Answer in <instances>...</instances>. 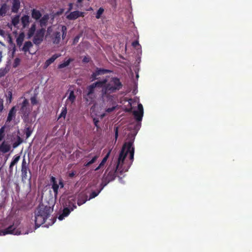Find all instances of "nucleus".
Returning <instances> with one entry per match:
<instances>
[{"instance_id": "10", "label": "nucleus", "mask_w": 252, "mask_h": 252, "mask_svg": "<svg viewBox=\"0 0 252 252\" xmlns=\"http://www.w3.org/2000/svg\"><path fill=\"white\" fill-rule=\"evenodd\" d=\"M143 113L144 111L143 105H142V104L139 103L138 104V110L133 111V115L136 121L139 122L142 121L143 116Z\"/></svg>"}, {"instance_id": "33", "label": "nucleus", "mask_w": 252, "mask_h": 252, "mask_svg": "<svg viewBox=\"0 0 252 252\" xmlns=\"http://www.w3.org/2000/svg\"><path fill=\"white\" fill-rule=\"evenodd\" d=\"M106 185V184H105L104 185H103L102 184L101 185V188L100 189H99L97 191H93L91 194H90V198H89V199H92V198H94V197H95L96 196H97L98 194L100 193V192L101 191V190L103 189V187Z\"/></svg>"}, {"instance_id": "9", "label": "nucleus", "mask_w": 252, "mask_h": 252, "mask_svg": "<svg viewBox=\"0 0 252 252\" xmlns=\"http://www.w3.org/2000/svg\"><path fill=\"white\" fill-rule=\"evenodd\" d=\"M45 30L41 28L37 30L33 39V42L35 45L40 44L43 40Z\"/></svg>"}, {"instance_id": "30", "label": "nucleus", "mask_w": 252, "mask_h": 252, "mask_svg": "<svg viewBox=\"0 0 252 252\" xmlns=\"http://www.w3.org/2000/svg\"><path fill=\"white\" fill-rule=\"evenodd\" d=\"M32 46V44L31 41H26L24 43V45L22 48V50L24 52L26 53V52L29 51L30 48H31Z\"/></svg>"}, {"instance_id": "11", "label": "nucleus", "mask_w": 252, "mask_h": 252, "mask_svg": "<svg viewBox=\"0 0 252 252\" xmlns=\"http://www.w3.org/2000/svg\"><path fill=\"white\" fill-rule=\"evenodd\" d=\"M31 110L28 107H21L20 113L22 114V118L23 121L27 123L29 120V114Z\"/></svg>"}, {"instance_id": "34", "label": "nucleus", "mask_w": 252, "mask_h": 252, "mask_svg": "<svg viewBox=\"0 0 252 252\" xmlns=\"http://www.w3.org/2000/svg\"><path fill=\"white\" fill-rule=\"evenodd\" d=\"M72 59H68L67 61H65L64 63H61L59 65H58V68H63L64 67H66L67 66H68L71 62L72 61Z\"/></svg>"}, {"instance_id": "39", "label": "nucleus", "mask_w": 252, "mask_h": 252, "mask_svg": "<svg viewBox=\"0 0 252 252\" xmlns=\"http://www.w3.org/2000/svg\"><path fill=\"white\" fill-rule=\"evenodd\" d=\"M62 38L64 39L66 35L67 28L65 26H62Z\"/></svg>"}, {"instance_id": "15", "label": "nucleus", "mask_w": 252, "mask_h": 252, "mask_svg": "<svg viewBox=\"0 0 252 252\" xmlns=\"http://www.w3.org/2000/svg\"><path fill=\"white\" fill-rule=\"evenodd\" d=\"M9 10V6L6 3H3L0 7V16H5Z\"/></svg>"}, {"instance_id": "51", "label": "nucleus", "mask_w": 252, "mask_h": 252, "mask_svg": "<svg viewBox=\"0 0 252 252\" xmlns=\"http://www.w3.org/2000/svg\"><path fill=\"white\" fill-rule=\"evenodd\" d=\"M59 185H60L61 188L63 187V183L62 180H60Z\"/></svg>"}, {"instance_id": "41", "label": "nucleus", "mask_w": 252, "mask_h": 252, "mask_svg": "<svg viewBox=\"0 0 252 252\" xmlns=\"http://www.w3.org/2000/svg\"><path fill=\"white\" fill-rule=\"evenodd\" d=\"M67 113V110L66 107H63L62 109V111L59 116V118L63 117L64 118Z\"/></svg>"}, {"instance_id": "49", "label": "nucleus", "mask_w": 252, "mask_h": 252, "mask_svg": "<svg viewBox=\"0 0 252 252\" xmlns=\"http://www.w3.org/2000/svg\"><path fill=\"white\" fill-rule=\"evenodd\" d=\"M3 109V101L0 99V112H1Z\"/></svg>"}, {"instance_id": "6", "label": "nucleus", "mask_w": 252, "mask_h": 252, "mask_svg": "<svg viewBox=\"0 0 252 252\" xmlns=\"http://www.w3.org/2000/svg\"><path fill=\"white\" fill-rule=\"evenodd\" d=\"M68 203V207H65L63 209L62 214L58 217L59 220H63L64 217H67L70 214L71 211L76 208V205H75L74 200L72 201L69 200Z\"/></svg>"}, {"instance_id": "32", "label": "nucleus", "mask_w": 252, "mask_h": 252, "mask_svg": "<svg viewBox=\"0 0 252 252\" xmlns=\"http://www.w3.org/2000/svg\"><path fill=\"white\" fill-rule=\"evenodd\" d=\"M61 40V33L59 32H55L53 38L54 43L58 44Z\"/></svg>"}, {"instance_id": "44", "label": "nucleus", "mask_w": 252, "mask_h": 252, "mask_svg": "<svg viewBox=\"0 0 252 252\" xmlns=\"http://www.w3.org/2000/svg\"><path fill=\"white\" fill-rule=\"evenodd\" d=\"M29 101L27 99H25L21 104V107H28Z\"/></svg>"}, {"instance_id": "8", "label": "nucleus", "mask_w": 252, "mask_h": 252, "mask_svg": "<svg viewBox=\"0 0 252 252\" xmlns=\"http://www.w3.org/2000/svg\"><path fill=\"white\" fill-rule=\"evenodd\" d=\"M109 72L110 70L108 69L96 67L95 70L93 72L90 76V79L91 81L93 82L95 80H98L99 78V76L104 75Z\"/></svg>"}, {"instance_id": "35", "label": "nucleus", "mask_w": 252, "mask_h": 252, "mask_svg": "<svg viewBox=\"0 0 252 252\" xmlns=\"http://www.w3.org/2000/svg\"><path fill=\"white\" fill-rule=\"evenodd\" d=\"M19 18L20 16L18 15H17L15 16L12 19V24L14 26L16 27L19 23Z\"/></svg>"}, {"instance_id": "45", "label": "nucleus", "mask_w": 252, "mask_h": 252, "mask_svg": "<svg viewBox=\"0 0 252 252\" xmlns=\"http://www.w3.org/2000/svg\"><path fill=\"white\" fill-rule=\"evenodd\" d=\"M90 61V58L88 57H86V56H85L83 59V63H89Z\"/></svg>"}, {"instance_id": "26", "label": "nucleus", "mask_w": 252, "mask_h": 252, "mask_svg": "<svg viewBox=\"0 0 252 252\" xmlns=\"http://www.w3.org/2000/svg\"><path fill=\"white\" fill-rule=\"evenodd\" d=\"M31 12L32 18L36 20L40 19L42 16L41 12L38 10L33 9Z\"/></svg>"}, {"instance_id": "7", "label": "nucleus", "mask_w": 252, "mask_h": 252, "mask_svg": "<svg viewBox=\"0 0 252 252\" xmlns=\"http://www.w3.org/2000/svg\"><path fill=\"white\" fill-rule=\"evenodd\" d=\"M95 88L93 83L87 87V93L84 95V98L89 104L93 101Z\"/></svg>"}, {"instance_id": "14", "label": "nucleus", "mask_w": 252, "mask_h": 252, "mask_svg": "<svg viewBox=\"0 0 252 252\" xmlns=\"http://www.w3.org/2000/svg\"><path fill=\"white\" fill-rule=\"evenodd\" d=\"M61 56V54H54L50 58L47 60L44 64V68H46L58 58Z\"/></svg>"}, {"instance_id": "29", "label": "nucleus", "mask_w": 252, "mask_h": 252, "mask_svg": "<svg viewBox=\"0 0 252 252\" xmlns=\"http://www.w3.org/2000/svg\"><path fill=\"white\" fill-rule=\"evenodd\" d=\"M25 38V34L24 32H21L17 38H16V43L19 47L21 46L23 44Z\"/></svg>"}, {"instance_id": "28", "label": "nucleus", "mask_w": 252, "mask_h": 252, "mask_svg": "<svg viewBox=\"0 0 252 252\" xmlns=\"http://www.w3.org/2000/svg\"><path fill=\"white\" fill-rule=\"evenodd\" d=\"M36 30V24L33 23L32 25L31 28L29 29L27 35L28 38H31L34 34Z\"/></svg>"}, {"instance_id": "59", "label": "nucleus", "mask_w": 252, "mask_h": 252, "mask_svg": "<svg viewBox=\"0 0 252 252\" xmlns=\"http://www.w3.org/2000/svg\"><path fill=\"white\" fill-rule=\"evenodd\" d=\"M83 0H77L78 2H81Z\"/></svg>"}, {"instance_id": "31", "label": "nucleus", "mask_w": 252, "mask_h": 252, "mask_svg": "<svg viewBox=\"0 0 252 252\" xmlns=\"http://www.w3.org/2000/svg\"><path fill=\"white\" fill-rule=\"evenodd\" d=\"M98 157H99L98 155H95L90 160L85 163V164H84V166L85 167L90 166L91 165L94 163L96 161V160L97 159Z\"/></svg>"}, {"instance_id": "52", "label": "nucleus", "mask_w": 252, "mask_h": 252, "mask_svg": "<svg viewBox=\"0 0 252 252\" xmlns=\"http://www.w3.org/2000/svg\"><path fill=\"white\" fill-rule=\"evenodd\" d=\"M6 72L4 71V70L2 71L1 72H0V76H3L5 74Z\"/></svg>"}, {"instance_id": "5", "label": "nucleus", "mask_w": 252, "mask_h": 252, "mask_svg": "<svg viewBox=\"0 0 252 252\" xmlns=\"http://www.w3.org/2000/svg\"><path fill=\"white\" fill-rule=\"evenodd\" d=\"M18 221H16V223H13L12 225L9 226L7 228L1 230L0 231V235H5L8 234H14V235H19L20 232L17 229V227L19 224Z\"/></svg>"}, {"instance_id": "2", "label": "nucleus", "mask_w": 252, "mask_h": 252, "mask_svg": "<svg viewBox=\"0 0 252 252\" xmlns=\"http://www.w3.org/2000/svg\"><path fill=\"white\" fill-rule=\"evenodd\" d=\"M54 203L53 202L41 203L34 212V221L35 228H38L43 224L53 211Z\"/></svg>"}, {"instance_id": "21", "label": "nucleus", "mask_w": 252, "mask_h": 252, "mask_svg": "<svg viewBox=\"0 0 252 252\" xmlns=\"http://www.w3.org/2000/svg\"><path fill=\"white\" fill-rule=\"evenodd\" d=\"M111 151H109L108 153L105 155V156L103 158L102 160H101V162L99 163V165L94 169V171H96L99 170L100 169L102 168L105 165V163L106 162L110 154Z\"/></svg>"}, {"instance_id": "27", "label": "nucleus", "mask_w": 252, "mask_h": 252, "mask_svg": "<svg viewBox=\"0 0 252 252\" xmlns=\"http://www.w3.org/2000/svg\"><path fill=\"white\" fill-rule=\"evenodd\" d=\"M39 20L40 25L41 27L46 26L49 18L48 14H45L43 17L40 18Z\"/></svg>"}, {"instance_id": "53", "label": "nucleus", "mask_w": 252, "mask_h": 252, "mask_svg": "<svg viewBox=\"0 0 252 252\" xmlns=\"http://www.w3.org/2000/svg\"><path fill=\"white\" fill-rule=\"evenodd\" d=\"M79 38L78 36H76L74 39V42H78Z\"/></svg>"}, {"instance_id": "43", "label": "nucleus", "mask_w": 252, "mask_h": 252, "mask_svg": "<svg viewBox=\"0 0 252 252\" xmlns=\"http://www.w3.org/2000/svg\"><path fill=\"white\" fill-rule=\"evenodd\" d=\"M4 128L3 127H1L0 129V141H1L2 140V139L4 138Z\"/></svg>"}, {"instance_id": "62", "label": "nucleus", "mask_w": 252, "mask_h": 252, "mask_svg": "<svg viewBox=\"0 0 252 252\" xmlns=\"http://www.w3.org/2000/svg\"><path fill=\"white\" fill-rule=\"evenodd\" d=\"M10 42H12V40H11V39H10Z\"/></svg>"}, {"instance_id": "1", "label": "nucleus", "mask_w": 252, "mask_h": 252, "mask_svg": "<svg viewBox=\"0 0 252 252\" xmlns=\"http://www.w3.org/2000/svg\"><path fill=\"white\" fill-rule=\"evenodd\" d=\"M140 126V124L138 123L130 124L127 127V130H133V131L128 134V141L124 143L122 147L116 166H114L113 168L109 166L105 171L104 175L107 173L106 180L108 182L114 180L117 176L120 177V176L122 175L123 171L119 169V166L120 164H123L128 153H129L130 160L132 162L133 161L134 154V148L133 147V144Z\"/></svg>"}, {"instance_id": "3", "label": "nucleus", "mask_w": 252, "mask_h": 252, "mask_svg": "<svg viewBox=\"0 0 252 252\" xmlns=\"http://www.w3.org/2000/svg\"><path fill=\"white\" fill-rule=\"evenodd\" d=\"M122 87L123 85L120 79L117 77H113L110 82L102 89V94L103 95L109 94L120 90Z\"/></svg>"}, {"instance_id": "46", "label": "nucleus", "mask_w": 252, "mask_h": 252, "mask_svg": "<svg viewBox=\"0 0 252 252\" xmlns=\"http://www.w3.org/2000/svg\"><path fill=\"white\" fill-rule=\"evenodd\" d=\"M114 131H115V139L116 140L118 137V127H116L115 128Z\"/></svg>"}, {"instance_id": "24", "label": "nucleus", "mask_w": 252, "mask_h": 252, "mask_svg": "<svg viewBox=\"0 0 252 252\" xmlns=\"http://www.w3.org/2000/svg\"><path fill=\"white\" fill-rule=\"evenodd\" d=\"M88 200V196L85 194H80L77 198V204L80 206L84 204Z\"/></svg>"}, {"instance_id": "22", "label": "nucleus", "mask_w": 252, "mask_h": 252, "mask_svg": "<svg viewBox=\"0 0 252 252\" xmlns=\"http://www.w3.org/2000/svg\"><path fill=\"white\" fill-rule=\"evenodd\" d=\"M0 151L3 153H6L8 152L11 148L10 145L5 141L2 142L0 145Z\"/></svg>"}, {"instance_id": "13", "label": "nucleus", "mask_w": 252, "mask_h": 252, "mask_svg": "<svg viewBox=\"0 0 252 252\" xmlns=\"http://www.w3.org/2000/svg\"><path fill=\"white\" fill-rule=\"evenodd\" d=\"M84 13L78 10L71 12L66 16L67 19L70 20H75L79 17H83Z\"/></svg>"}, {"instance_id": "60", "label": "nucleus", "mask_w": 252, "mask_h": 252, "mask_svg": "<svg viewBox=\"0 0 252 252\" xmlns=\"http://www.w3.org/2000/svg\"><path fill=\"white\" fill-rule=\"evenodd\" d=\"M92 155V154H89L88 156H87L86 157H90L91 156V155Z\"/></svg>"}, {"instance_id": "40", "label": "nucleus", "mask_w": 252, "mask_h": 252, "mask_svg": "<svg viewBox=\"0 0 252 252\" xmlns=\"http://www.w3.org/2000/svg\"><path fill=\"white\" fill-rule=\"evenodd\" d=\"M20 62L21 60L19 58H15L13 63V67L15 68L17 67L20 64Z\"/></svg>"}, {"instance_id": "19", "label": "nucleus", "mask_w": 252, "mask_h": 252, "mask_svg": "<svg viewBox=\"0 0 252 252\" xmlns=\"http://www.w3.org/2000/svg\"><path fill=\"white\" fill-rule=\"evenodd\" d=\"M16 109L15 106H13L10 110L8 115L7 118L6 122H10L14 118H15L16 116Z\"/></svg>"}, {"instance_id": "47", "label": "nucleus", "mask_w": 252, "mask_h": 252, "mask_svg": "<svg viewBox=\"0 0 252 252\" xmlns=\"http://www.w3.org/2000/svg\"><path fill=\"white\" fill-rule=\"evenodd\" d=\"M132 45L133 47L136 48L137 46L139 45L138 41L136 40L132 42Z\"/></svg>"}, {"instance_id": "57", "label": "nucleus", "mask_w": 252, "mask_h": 252, "mask_svg": "<svg viewBox=\"0 0 252 252\" xmlns=\"http://www.w3.org/2000/svg\"><path fill=\"white\" fill-rule=\"evenodd\" d=\"M2 32H3L2 30L0 29V34H1Z\"/></svg>"}, {"instance_id": "50", "label": "nucleus", "mask_w": 252, "mask_h": 252, "mask_svg": "<svg viewBox=\"0 0 252 252\" xmlns=\"http://www.w3.org/2000/svg\"><path fill=\"white\" fill-rule=\"evenodd\" d=\"M75 174H76V172L75 171H73L71 173H69L68 176L70 178H73L75 176Z\"/></svg>"}, {"instance_id": "54", "label": "nucleus", "mask_w": 252, "mask_h": 252, "mask_svg": "<svg viewBox=\"0 0 252 252\" xmlns=\"http://www.w3.org/2000/svg\"><path fill=\"white\" fill-rule=\"evenodd\" d=\"M8 95L10 98V101H11V99L12 98V93L11 92H9Z\"/></svg>"}, {"instance_id": "58", "label": "nucleus", "mask_w": 252, "mask_h": 252, "mask_svg": "<svg viewBox=\"0 0 252 252\" xmlns=\"http://www.w3.org/2000/svg\"><path fill=\"white\" fill-rule=\"evenodd\" d=\"M131 111V108H130V109L127 110V112H130Z\"/></svg>"}, {"instance_id": "17", "label": "nucleus", "mask_w": 252, "mask_h": 252, "mask_svg": "<svg viewBox=\"0 0 252 252\" xmlns=\"http://www.w3.org/2000/svg\"><path fill=\"white\" fill-rule=\"evenodd\" d=\"M12 5L11 11L13 13H17L20 7V0H12Z\"/></svg>"}, {"instance_id": "18", "label": "nucleus", "mask_w": 252, "mask_h": 252, "mask_svg": "<svg viewBox=\"0 0 252 252\" xmlns=\"http://www.w3.org/2000/svg\"><path fill=\"white\" fill-rule=\"evenodd\" d=\"M21 21L23 29L28 27L30 23V16H28V15H23L21 18Z\"/></svg>"}, {"instance_id": "23", "label": "nucleus", "mask_w": 252, "mask_h": 252, "mask_svg": "<svg viewBox=\"0 0 252 252\" xmlns=\"http://www.w3.org/2000/svg\"><path fill=\"white\" fill-rule=\"evenodd\" d=\"M94 108V106H92L91 108V117L93 119V122L94 123V126L98 129V128H100L99 125H98L99 121L98 118L94 117V116H96L97 115V114L93 112Z\"/></svg>"}, {"instance_id": "12", "label": "nucleus", "mask_w": 252, "mask_h": 252, "mask_svg": "<svg viewBox=\"0 0 252 252\" xmlns=\"http://www.w3.org/2000/svg\"><path fill=\"white\" fill-rule=\"evenodd\" d=\"M50 182L52 184V188L54 193L55 197L56 198L58 193L59 185L58 184L55 177L52 176L50 178Z\"/></svg>"}, {"instance_id": "16", "label": "nucleus", "mask_w": 252, "mask_h": 252, "mask_svg": "<svg viewBox=\"0 0 252 252\" xmlns=\"http://www.w3.org/2000/svg\"><path fill=\"white\" fill-rule=\"evenodd\" d=\"M11 141L12 142H13L15 141V142H14L12 144V147L14 149L17 148L23 142V139L18 135H17L15 136V137H13L11 138Z\"/></svg>"}, {"instance_id": "42", "label": "nucleus", "mask_w": 252, "mask_h": 252, "mask_svg": "<svg viewBox=\"0 0 252 252\" xmlns=\"http://www.w3.org/2000/svg\"><path fill=\"white\" fill-rule=\"evenodd\" d=\"M31 103L32 105L37 104L38 103V101L36 99V96L34 95L33 96H32L31 98Z\"/></svg>"}, {"instance_id": "55", "label": "nucleus", "mask_w": 252, "mask_h": 252, "mask_svg": "<svg viewBox=\"0 0 252 252\" xmlns=\"http://www.w3.org/2000/svg\"><path fill=\"white\" fill-rule=\"evenodd\" d=\"M105 113H103V114H101L100 115V118L102 119L103 118H104L105 117Z\"/></svg>"}, {"instance_id": "4", "label": "nucleus", "mask_w": 252, "mask_h": 252, "mask_svg": "<svg viewBox=\"0 0 252 252\" xmlns=\"http://www.w3.org/2000/svg\"><path fill=\"white\" fill-rule=\"evenodd\" d=\"M21 179L22 181L24 183L28 180L29 183L31 184L32 180V173L29 168V163H27L26 159L24 158L22 160L21 165Z\"/></svg>"}, {"instance_id": "38", "label": "nucleus", "mask_w": 252, "mask_h": 252, "mask_svg": "<svg viewBox=\"0 0 252 252\" xmlns=\"http://www.w3.org/2000/svg\"><path fill=\"white\" fill-rule=\"evenodd\" d=\"M75 95L74 94L73 91H71L68 97V99L72 103L74 101L75 99Z\"/></svg>"}, {"instance_id": "36", "label": "nucleus", "mask_w": 252, "mask_h": 252, "mask_svg": "<svg viewBox=\"0 0 252 252\" xmlns=\"http://www.w3.org/2000/svg\"><path fill=\"white\" fill-rule=\"evenodd\" d=\"M32 128L30 126L26 127L25 128V134L26 135V138H28L32 134Z\"/></svg>"}, {"instance_id": "56", "label": "nucleus", "mask_w": 252, "mask_h": 252, "mask_svg": "<svg viewBox=\"0 0 252 252\" xmlns=\"http://www.w3.org/2000/svg\"><path fill=\"white\" fill-rule=\"evenodd\" d=\"M72 8V3L69 4V10H70Z\"/></svg>"}, {"instance_id": "48", "label": "nucleus", "mask_w": 252, "mask_h": 252, "mask_svg": "<svg viewBox=\"0 0 252 252\" xmlns=\"http://www.w3.org/2000/svg\"><path fill=\"white\" fill-rule=\"evenodd\" d=\"M115 107L108 108L107 109H106V111L108 113H110V112L113 111L115 110Z\"/></svg>"}, {"instance_id": "37", "label": "nucleus", "mask_w": 252, "mask_h": 252, "mask_svg": "<svg viewBox=\"0 0 252 252\" xmlns=\"http://www.w3.org/2000/svg\"><path fill=\"white\" fill-rule=\"evenodd\" d=\"M104 12V9L102 7H100L97 12H96V15H95V17L97 18V19H99L101 17V15H102V14L103 13V12Z\"/></svg>"}, {"instance_id": "20", "label": "nucleus", "mask_w": 252, "mask_h": 252, "mask_svg": "<svg viewBox=\"0 0 252 252\" xmlns=\"http://www.w3.org/2000/svg\"><path fill=\"white\" fill-rule=\"evenodd\" d=\"M107 82V79L106 78L103 79L101 80L96 81L93 84L95 88H102V89L105 87Z\"/></svg>"}, {"instance_id": "25", "label": "nucleus", "mask_w": 252, "mask_h": 252, "mask_svg": "<svg viewBox=\"0 0 252 252\" xmlns=\"http://www.w3.org/2000/svg\"><path fill=\"white\" fill-rule=\"evenodd\" d=\"M20 159V156L16 155L14 156L9 167L10 172H12L13 171V166L18 163Z\"/></svg>"}, {"instance_id": "61", "label": "nucleus", "mask_w": 252, "mask_h": 252, "mask_svg": "<svg viewBox=\"0 0 252 252\" xmlns=\"http://www.w3.org/2000/svg\"><path fill=\"white\" fill-rule=\"evenodd\" d=\"M2 167L0 166V171L1 170Z\"/></svg>"}]
</instances>
